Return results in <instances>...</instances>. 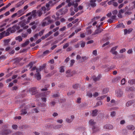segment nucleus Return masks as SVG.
<instances>
[{"label": "nucleus", "instance_id": "nucleus-1", "mask_svg": "<svg viewBox=\"0 0 135 135\" xmlns=\"http://www.w3.org/2000/svg\"><path fill=\"white\" fill-rule=\"evenodd\" d=\"M67 6H66L60 9L58 11L59 13V14L61 15L65 14L68 11V9H67Z\"/></svg>", "mask_w": 135, "mask_h": 135}, {"label": "nucleus", "instance_id": "nucleus-2", "mask_svg": "<svg viewBox=\"0 0 135 135\" xmlns=\"http://www.w3.org/2000/svg\"><path fill=\"white\" fill-rule=\"evenodd\" d=\"M102 76L101 75L99 74L96 77L95 75H93L91 77V78L95 82L99 81L101 78Z\"/></svg>", "mask_w": 135, "mask_h": 135}, {"label": "nucleus", "instance_id": "nucleus-3", "mask_svg": "<svg viewBox=\"0 0 135 135\" xmlns=\"http://www.w3.org/2000/svg\"><path fill=\"white\" fill-rule=\"evenodd\" d=\"M10 133V131L8 129H4L0 132V134L1 135H7Z\"/></svg>", "mask_w": 135, "mask_h": 135}, {"label": "nucleus", "instance_id": "nucleus-4", "mask_svg": "<svg viewBox=\"0 0 135 135\" xmlns=\"http://www.w3.org/2000/svg\"><path fill=\"white\" fill-rule=\"evenodd\" d=\"M46 64H44L40 66L38 68L36 69V72H40L46 68Z\"/></svg>", "mask_w": 135, "mask_h": 135}, {"label": "nucleus", "instance_id": "nucleus-5", "mask_svg": "<svg viewBox=\"0 0 135 135\" xmlns=\"http://www.w3.org/2000/svg\"><path fill=\"white\" fill-rule=\"evenodd\" d=\"M115 93L117 97H121L123 94V91L120 89L116 90L115 91Z\"/></svg>", "mask_w": 135, "mask_h": 135}, {"label": "nucleus", "instance_id": "nucleus-6", "mask_svg": "<svg viewBox=\"0 0 135 135\" xmlns=\"http://www.w3.org/2000/svg\"><path fill=\"white\" fill-rule=\"evenodd\" d=\"M30 93L32 95H35L37 93V91L36 90L35 87H33L31 88L30 90Z\"/></svg>", "mask_w": 135, "mask_h": 135}, {"label": "nucleus", "instance_id": "nucleus-7", "mask_svg": "<svg viewBox=\"0 0 135 135\" xmlns=\"http://www.w3.org/2000/svg\"><path fill=\"white\" fill-rule=\"evenodd\" d=\"M96 1V0H90V1L89 5L93 8L95 7L97 5L95 3Z\"/></svg>", "mask_w": 135, "mask_h": 135}, {"label": "nucleus", "instance_id": "nucleus-8", "mask_svg": "<svg viewBox=\"0 0 135 135\" xmlns=\"http://www.w3.org/2000/svg\"><path fill=\"white\" fill-rule=\"evenodd\" d=\"M127 129L129 130H133L135 128L134 126L132 125H128L126 126Z\"/></svg>", "mask_w": 135, "mask_h": 135}, {"label": "nucleus", "instance_id": "nucleus-9", "mask_svg": "<svg viewBox=\"0 0 135 135\" xmlns=\"http://www.w3.org/2000/svg\"><path fill=\"white\" fill-rule=\"evenodd\" d=\"M71 119H69L68 118H66L65 119L66 121L69 123L72 122L74 118V116L73 115H72L71 116Z\"/></svg>", "mask_w": 135, "mask_h": 135}, {"label": "nucleus", "instance_id": "nucleus-10", "mask_svg": "<svg viewBox=\"0 0 135 135\" xmlns=\"http://www.w3.org/2000/svg\"><path fill=\"white\" fill-rule=\"evenodd\" d=\"M104 128L107 129H111L113 128V126L110 124H107L104 127Z\"/></svg>", "mask_w": 135, "mask_h": 135}, {"label": "nucleus", "instance_id": "nucleus-11", "mask_svg": "<svg viewBox=\"0 0 135 135\" xmlns=\"http://www.w3.org/2000/svg\"><path fill=\"white\" fill-rule=\"evenodd\" d=\"M92 129L93 130V132L92 133V134L98 132L99 130L98 127H96L95 126L93 127Z\"/></svg>", "mask_w": 135, "mask_h": 135}, {"label": "nucleus", "instance_id": "nucleus-12", "mask_svg": "<svg viewBox=\"0 0 135 135\" xmlns=\"http://www.w3.org/2000/svg\"><path fill=\"white\" fill-rule=\"evenodd\" d=\"M89 123L90 126L93 127V126H95L94 125H95L96 123L94 121L93 119H91L89 120Z\"/></svg>", "mask_w": 135, "mask_h": 135}, {"label": "nucleus", "instance_id": "nucleus-13", "mask_svg": "<svg viewBox=\"0 0 135 135\" xmlns=\"http://www.w3.org/2000/svg\"><path fill=\"white\" fill-rule=\"evenodd\" d=\"M133 30L132 28H130L127 30V29H125L124 30V34L126 35L127 33H130Z\"/></svg>", "mask_w": 135, "mask_h": 135}, {"label": "nucleus", "instance_id": "nucleus-14", "mask_svg": "<svg viewBox=\"0 0 135 135\" xmlns=\"http://www.w3.org/2000/svg\"><path fill=\"white\" fill-rule=\"evenodd\" d=\"M103 30L102 29L97 28V29L94 32V34L95 35L101 32Z\"/></svg>", "mask_w": 135, "mask_h": 135}, {"label": "nucleus", "instance_id": "nucleus-15", "mask_svg": "<svg viewBox=\"0 0 135 135\" xmlns=\"http://www.w3.org/2000/svg\"><path fill=\"white\" fill-rule=\"evenodd\" d=\"M80 85L78 84H75L73 85V88L75 89H77L79 88H80Z\"/></svg>", "mask_w": 135, "mask_h": 135}, {"label": "nucleus", "instance_id": "nucleus-16", "mask_svg": "<svg viewBox=\"0 0 135 135\" xmlns=\"http://www.w3.org/2000/svg\"><path fill=\"white\" fill-rule=\"evenodd\" d=\"M98 110L96 109L92 111V115L93 116H95L97 114Z\"/></svg>", "mask_w": 135, "mask_h": 135}, {"label": "nucleus", "instance_id": "nucleus-17", "mask_svg": "<svg viewBox=\"0 0 135 135\" xmlns=\"http://www.w3.org/2000/svg\"><path fill=\"white\" fill-rule=\"evenodd\" d=\"M134 87H127L126 88V90L127 91H133L134 90Z\"/></svg>", "mask_w": 135, "mask_h": 135}, {"label": "nucleus", "instance_id": "nucleus-18", "mask_svg": "<svg viewBox=\"0 0 135 135\" xmlns=\"http://www.w3.org/2000/svg\"><path fill=\"white\" fill-rule=\"evenodd\" d=\"M5 33V36H8L9 34V32L8 31H7L6 32L5 31L1 33L0 34V35L3 36L4 35V34Z\"/></svg>", "mask_w": 135, "mask_h": 135}, {"label": "nucleus", "instance_id": "nucleus-19", "mask_svg": "<svg viewBox=\"0 0 135 135\" xmlns=\"http://www.w3.org/2000/svg\"><path fill=\"white\" fill-rule=\"evenodd\" d=\"M50 17H47L46 18H45L44 19V20H47V21L48 22L47 23L48 25H49L52 22V21L51 20H50Z\"/></svg>", "mask_w": 135, "mask_h": 135}, {"label": "nucleus", "instance_id": "nucleus-20", "mask_svg": "<svg viewBox=\"0 0 135 135\" xmlns=\"http://www.w3.org/2000/svg\"><path fill=\"white\" fill-rule=\"evenodd\" d=\"M37 73L35 74V75L36 76L37 79V80H40L41 78V76L39 72H37Z\"/></svg>", "mask_w": 135, "mask_h": 135}, {"label": "nucleus", "instance_id": "nucleus-21", "mask_svg": "<svg viewBox=\"0 0 135 135\" xmlns=\"http://www.w3.org/2000/svg\"><path fill=\"white\" fill-rule=\"evenodd\" d=\"M29 42H30L28 40H27L25 43H23L22 44V46L23 47H25L29 44Z\"/></svg>", "mask_w": 135, "mask_h": 135}, {"label": "nucleus", "instance_id": "nucleus-22", "mask_svg": "<svg viewBox=\"0 0 135 135\" xmlns=\"http://www.w3.org/2000/svg\"><path fill=\"white\" fill-rule=\"evenodd\" d=\"M32 13V14L31 16H33V17H35L36 16V14H37V12L36 10H34L31 13Z\"/></svg>", "mask_w": 135, "mask_h": 135}, {"label": "nucleus", "instance_id": "nucleus-23", "mask_svg": "<svg viewBox=\"0 0 135 135\" xmlns=\"http://www.w3.org/2000/svg\"><path fill=\"white\" fill-rule=\"evenodd\" d=\"M116 27L117 28H125V26L123 25V24L122 23H120L118 25H117Z\"/></svg>", "mask_w": 135, "mask_h": 135}, {"label": "nucleus", "instance_id": "nucleus-24", "mask_svg": "<svg viewBox=\"0 0 135 135\" xmlns=\"http://www.w3.org/2000/svg\"><path fill=\"white\" fill-rule=\"evenodd\" d=\"M128 83L130 84H135V79H131L129 80Z\"/></svg>", "mask_w": 135, "mask_h": 135}, {"label": "nucleus", "instance_id": "nucleus-25", "mask_svg": "<svg viewBox=\"0 0 135 135\" xmlns=\"http://www.w3.org/2000/svg\"><path fill=\"white\" fill-rule=\"evenodd\" d=\"M23 58H17L15 59V62L16 63H18L20 61H21L22 59Z\"/></svg>", "mask_w": 135, "mask_h": 135}, {"label": "nucleus", "instance_id": "nucleus-26", "mask_svg": "<svg viewBox=\"0 0 135 135\" xmlns=\"http://www.w3.org/2000/svg\"><path fill=\"white\" fill-rule=\"evenodd\" d=\"M15 39L16 40H18L19 42H21L22 40V38L20 36H19L16 38Z\"/></svg>", "mask_w": 135, "mask_h": 135}, {"label": "nucleus", "instance_id": "nucleus-27", "mask_svg": "<svg viewBox=\"0 0 135 135\" xmlns=\"http://www.w3.org/2000/svg\"><path fill=\"white\" fill-rule=\"evenodd\" d=\"M71 71L70 70H69L66 71V73L68 74L66 75L67 77H70L72 76V75L70 73Z\"/></svg>", "mask_w": 135, "mask_h": 135}, {"label": "nucleus", "instance_id": "nucleus-28", "mask_svg": "<svg viewBox=\"0 0 135 135\" xmlns=\"http://www.w3.org/2000/svg\"><path fill=\"white\" fill-rule=\"evenodd\" d=\"M50 1H51V2L50 3V4L51 5V7H52L58 2V1L54 2L53 0Z\"/></svg>", "mask_w": 135, "mask_h": 135}, {"label": "nucleus", "instance_id": "nucleus-29", "mask_svg": "<svg viewBox=\"0 0 135 135\" xmlns=\"http://www.w3.org/2000/svg\"><path fill=\"white\" fill-rule=\"evenodd\" d=\"M24 3V2H20L16 4V7L17 8H18L22 5Z\"/></svg>", "mask_w": 135, "mask_h": 135}, {"label": "nucleus", "instance_id": "nucleus-30", "mask_svg": "<svg viewBox=\"0 0 135 135\" xmlns=\"http://www.w3.org/2000/svg\"><path fill=\"white\" fill-rule=\"evenodd\" d=\"M88 57H86V56H82L81 57V58L83 60L82 62H84L85 60H87L88 59Z\"/></svg>", "mask_w": 135, "mask_h": 135}, {"label": "nucleus", "instance_id": "nucleus-31", "mask_svg": "<svg viewBox=\"0 0 135 135\" xmlns=\"http://www.w3.org/2000/svg\"><path fill=\"white\" fill-rule=\"evenodd\" d=\"M11 40L10 39H7L4 40V45H7L10 41Z\"/></svg>", "mask_w": 135, "mask_h": 135}, {"label": "nucleus", "instance_id": "nucleus-32", "mask_svg": "<svg viewBox=\"0 0 135 135\" xmlns=\"http://www.w3.org/2000/svg\"><path fill=\"white\" fill-rule=\"evenodd\" d=\"M36 3V0H35L31 2H30L28 4V5H29V6H32L35 4Z\"/></svg>", "mask_w": 135, "mask_h": 135}, {"label": "nucleus", "instance_id": "nucleus-33", "mask_svg": "<svg viewBox=\"0 0 135 135\" xmlns=\"http://www.w3.org/2000/svg\"><path fill=\"white\" fill-rule=\"evenodd\" d=\"M43 22L42 23V25L43 26H45L47 25H48L47 22L46 21H45L44 19L43 20Z\"/></svg>", "mask_w": 135, "mask_h": 135}, {"label": "nucleus", "instance_id": "nucleus-34", "mask_svg": "<svg viewBox=\"0 0 135 135\" xmlns=\"http://www.w3.org/2000/svg\"><path fill=\"white\" fill-rule=\"evenodd\" d=\"M65 3L64 2L62 3L61 4L59 5L56 8V9H58L60 8L62 6L64 5Z\"/></svg>", "mask_w": 135, "mask_h": 135}, {"label": "nucleus", "instance_id": "nucleus-35", "mask_svg": "<svg viewBox=\"0 0 135 135\" xmlns=\"http://www.w3.org/2000/svg\"><path fill=\"white\" fill-rule=\"evenodd\" d=\"M52 33V31H49L48 33L46 34L45 36V37H46V38H47L50 35H51Z\"/></svg>", "mask_w": 135, "mask_h": 135}, {"label": "nucleus", "instance_id": "nucleus-36", "mask_svg": "<svg viewBox=\"0 0 135 135\" xmlns=\"http://www.w3.org/2000/svg\"><path fill=\"white\" fill-rule=\"evenodd\" d=\"M23 9H22L19 10L17 12V13L18 14L22 15L23 14Z\"/></svg>", "mask_w": 135, "mask_h": 135}, {"label": "nucleus", "instance_id": "nucleus-37", "mask_svg": "<svg viewBox=\"0 0 135 135\" xmlns=\"http://www.w3.org/2000/svg\"><path fill=\"white\" fill-rule=\"evenodd\" d=\"M33 65V64L32 63V62H30L29 64L27 65L26 67H30V69L31 68L32 66Z\"/></svg>", "mask_w": 135, "mask_h": 135}, {"label": "nucleus", "instance_id": "nucleus-38", "mask_svg": "<svg viewBox=\"0 0 135 135\" xmlns=\"http://www.w3.org/2000/svg\"><path fill=\"white\" fill-rule=\"evenodd\" d=\"M108 89L107 88L104 89L103 91V94H106L108 91Z\"/></svg>", "mask_w": 135, "mask_h": 135}, {"label": "nucleus", "instance_id": "nucleus-39", "mask_svg": "<svg viewBox=\"0 0 135 135\" xmlns=\"http://www.w3.org/2000/svg\"><path fill=\"white\" fill-rule=\"evenodd\" d=\"M22 113L21 114H25L27 113V112L25 109H22L21 110Z\"/></svg>", "mask_w": 135, "mask_h": 135}, {"label": "nucleus", "instance_id": "nucleus-40", "mask_svg": "<svg viewBox=\"0 0 135 135\" xmlns=\"http://www.w3.org/2000/svg\"><path fill=\"white\" fill-rule=\"evenodd\" d=\"M49 50H46L45 51H44L42 55L43 56H45L46 55L49 54Z\"/></svg>", "mask_w": 135, "mask_h": 135}, {"label": "nucleus", "instance_id": "nucleus-41", "mask_svg": "<svg viewBox=\"0 0 135 135\" xmlns=\"http://www.w3.org/2000/svg\"><path fill=\"white\" fill-rule=\"evenodd\" d=\"M16 25H14L11 28L12 29V31H13L14 32H15L16 31Z\"/></svg>", "mask_w": 135, "mask_h": 135}, {"label": "nucleus", "instance_id": "nucleus-42", "mask_svg": "<svg viewBox=\"0 0 135 135\" xmlns=\"http://www.w3.org/2000/svg\"><path fill=\"white\" fill-rule=\"evenodd\" d=\"M86 95L90 98H91L93 96L92 93L89 92L87 93Z\"/></svg>", "mask_w": 135, "mask_h": 135}, {"label": "nucleus", "instance_id": "nucleus-43", "mask_svg": "<svg viewBox=\"0 0 135 135\" xmlns=\"http://www.w3.org/2000/svg\"><path fill=\"white\" fill-rule=\"evenodd\" d=\"M102 102L100 101H99L98 102L96 103V106H98L100 105H101L102 104Z\"/></svg>", "mask_w": 135, "mask_h": 135}, {"label": "nucleus", "instance_id": "nucleus-44", "mask_svg": "<svg viewBox=\"0 0 135 135\" xmlns=\"http://www.w3.org/2000/svg\"><path fill=\"white\" fill-rule=\"evenodd\" d=\"M6 31H8L9 32H10L11 33L14 32H12L13 31H12V29L11 27H9L6 30Z\"/></svg>", "mask_w": 135, "mask_h": 135}, {"label": "nucleus", "instance_id": "nucleus-45", "mask_svg": "<svg viewBox=\"0 0 135 135\" xmlns=\"http://www.w3.org/2000/svg\"><path fill=\"white\" fill-rule=\"evenodd\" d=\"M46 8L45 7H42L41 8V11L43 13V11H44V13L45 12V11L46 10Z\"/></svg>", "mask_w": 135, "mask_h": 135}, {"label": "nucleus", "instance_id": "nucleus-46", "mask_svg": "<svg viewBox=\"0 0 135 135\" xmlns=\"http://www.w3.org/2000/svg\"><path fill=\"white\" fill-rule=\"evenodd\" d=\"M43 12L41 11H38L37 12V14L39 16H40L42 14Z\"/></svg>", "mask_w": 135, "mask_h": 135}, {"label": "nucleus", "instance_id": "nucleus-47", "mask_svg": "<svg viewBox=\"0 0 135 135\" xmlns=\"http://www.w3.org/2000/svg\"><path fill=\"white\" fill-rule=\"evenodd\" d=\"M131 105L130 100L128 101L126 104V106L127 107H129Z\"/></svg>", "mask_w": 135, "mask_h": 135}, {"label": "nucleus", "instance_id": "nucleus-48", "mask_svg": "<svg viewBox=\"0 0 135 135\" xmlns=\"http://www.w3.org/2000/svg\"><path fill=\"white\" fill-rule=\"evenodd\" d=\"M118 47V46H116L114 47H113L112 49H111L110 52H112L113 51H115L116 50L117 47Z\"/></svg>", "mask_w": 135, "mask_h": 135}, {"label": "nucleus", "instance_id": "nucleus-49", "mask_svg": "<svg viewBox=\"0 0 135 135\" xmlns=\"http://www.w3.org/2000/svg\"><path fill=\"white\" fill-rule=\"evenodd\" d=\"M51 2V1H49L48 3L46 4V6L47 8V9L49 8L50 6L51 7V5L50 4V3Z\"/></svg>", "mask_w": 135, "mask_h": 135}, {"label": "nucleus", "instance_id": "nucleus-50", "mask_svg": "<svg viewBox=\"0 0 135 135\" xmlns=\"http://www.w3.org/2000/svg\"><path fill=\"white\" fill-rule=\"evenodd\" d=\"M61 127V125H57L55 126L54 128L55 129H58L60 128Z\"/></svg>", "mask_w": 135, "mask_h": 135}, {"label": "nucleus", "instance_id": "nucleus-51", "mask_svg": "<svg viewBox=\"0 0 135 135\" xmlns=\"http://www.w3.org/2000/svg\"><path fill=\"white\" fill-rule=\"evenodd\" d=\"M115 114V112L114 111H113L111 112L110 115L112 117H114Z\"/></svg>", "mask_w": 135, "mask_h": 135}, {"label": "nucleus", "instance_id": "nucleus-52", "mask_svg": "<svg viewBox=\"0 0 135 135\" xmlns=\"http://www.w3.org/2000/svg\"><path fill=\"white\" fill-rule=\"evenodd\" d=\"M126 82V79L124 78L121 81V83L122 85H124Z\"/></svg>", "mask_w": 135, "mask_h": 135}, {"label": "nucleus", "instance_id": "nucleus-53", "mask_svg": "<svg viewBox=\"0 0 135 135\" xmlns=\"http://www.w3.org/2000/svg\"><path fill=\"white\" fill-rule=\"evenodd\" d=\"M105 97V96L104 95L101 96V97H98L97 98V99L98 100H101L104 98Z\"/></svg>", "mask_w": 135, "mask_h": 135}, {"label": "nucleus", "instance_id": "nucleus-54", "mask_svg": "<svg viewBox=\"0 0 135 135\" xmlns=\"http://www.w3.org/2000/svg\"><path fill=\"white\" fill-rule=\"evenodd\" d=\"M70 61L71 63L70 64V66H71L73 65V64L75 63V61L73 59L71 60Z\"/></svg>", "mask_w": 135, "mask_h": 135}, {"label": "nucleus", "instance_id": "nucleus-55", "mask_svg": "<svg viewBox=\"0 0 135 135\" xmlns=\"http://www.w3.org/2000/svg\"><path fill=\"white\" fill-rule=\"evenodd\" d=\"M17 127H18L17 125L16 124H13L12 126V128L14 129H16L17 128Z\"/></svg>", "mask_w": 135, "mask_h": 135}, {"label": "nucleus", "instance_id": "nucleus-56", "mask_svg": "<svg viewBox=\"0 0 135 135\" xmlns=\"http://www.w3.org/2000/svg\"><path fill=\"white\" fill-rule=\"evenodd\" d=\"M126 122L125 120H121L120 122V124L121 125H123L125 124Z\"/></svg>", "mask_w": 135, "mask_h": 135}, {"label": "nucleus", "instance_id": "nucleus-57", "mask_svg": "<svg viewBox=\"0 0 135 135\" xmlns=\"http://www.w3.org/2000/svg\"><path fill=\"white\" fill-rule=\"evenodd\" d=\"M100 18V17L99 16H97L96 17H94L93 18L92 20V21H94L95 20H97L99 19Z\"/></svg>", "mask_w": 135, "mask_h": 135}, {"label": "nucleus", "instance_id": "nucleus-58", "mask_svg": "<svg viewBox=\"0 0 135 135\" xmlns=\"http://www.w3.org/2000/svg\"><path fill=\"white\" fill-rule=\"evenodd\" d=\"M69 45V44L67 43L66 44L63 46V48L65 49Z\"/></svg>", "mask_w": 135, "mask_h": 135}, {"label": "nucleus", "instance_id": "nucleus-59", "mask_svg": "<svg viewBox=\"0 0 135 135\" xmlns=\"http://www.w3.org/2000/svg\"><path fill=\"white\" fill-rule=\"evenodd\" d=\"M121 79V77L120 76H118L115 78L114 79V80L115 81H117L119 80H120Z\"/></svg>", "mask_w": 135, "mask_h": 135}, {"label": "nucleus", "instance_id": "nucleus-60", "mask_svg": "<svg viewBox=\"0 0 135 135\" xmlns=\"http://www.w3.org/2000/svg\"><path fill=\"white\" fill-rule=\"evenodd\" d=\"M64 71V69L63 67H61L60 68V72L62 73Z\"/></svg>", "mask_w": 135, "mask_h": 135}, {"label": "nucleus", "instance_id": "nucleus-61", "mask_svg": "<svg viewBox=\"0 0 135 135\" xmlns=\"http://www.w3.org/2000/svg\"><path fill=\"white\" fill-rule=\"evenodd\" d=\"M126 11V10L124 9H121L119 11V13H123Z\"/></svg>", "mask_w": 135, "mask_h": 135}, {"label": "nucleus", "instance_id": "nucleus-62", "mask_svg": "<svg viewBox=\"0 0 135 135\" xmlns=\"http://www.w3.org/2000/svg\"><path fill=\"white\" fill-rule=\"evenodd\" d=\"M66 28V27L65 26H64L62 28H60V31H64Z\"/></svg>", "mask_w": 135, "mask_h": 135}, {"label": "nucleus", "instance_id": "nucleus-63", "mask_svg": "<svg viewBox=\"0 0 135 135\" xmlns=\"http://www.w3.org/2000/svg\"><path fill=\"white\" fill-rule=\"evenodd\" d=\"M59 96V94L57 93V94H54L53 95L52 97H57Z\"/></svg>", "mask_w": 135, "mask_h": 135}, {"label": "nucleus", "instance_id": "nucleus-64", "mask_svg": "<svg viewBox=\"0 0 135 135\" xmlns=\"http://www.w3.org/2000/svg\"><path fill=\"white\" fill-rule=\"evenodd\" d=\"M44 31V30H42L39 32V34L40 36H41L43 34Z\"/></svg>", "mask_w": 135, "mask_h": 135}]
</instances>
